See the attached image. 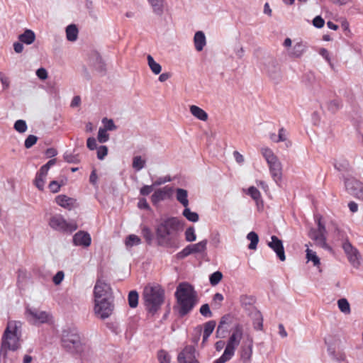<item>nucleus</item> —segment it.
<instances>
[{"label": "nucleus", "instance_id": "1", "mask_svg": "<svg viewBox=\"0 0 363 363\" xmlns=\"http://www.w3.org/2000/svg\"><path fill=\"white\" fill-rule=\"evenodd\" d=\"M182 228L183 225L181 221L175 217L161 220L155 228L158 245L167 247H172L177 235Z\"/></svg>", "mask_w": 363, "mask_h": 363}, {"label": "nucleus", "instance_id": "2", "mask_svg": "<svg viewBox=\"0 0 363 363\" xmlns=\"http://www.w3.org/2000/svg\"><path fill=\"white\" fill-rule=\"evenodd\" d=\"M21 323L11 320L7 323L1 338L0 357L6 358L7 352L16 351L21 346Z\"/></svg>", "mask_w": 363, "mask_h": 363}, {"label": "nucleus", "instance_id": "3", "mask_svg": "<svg viewBox=\"0 0 363 363\" xmlns=\"http://www.w3.org/2000/svg\"><path fill=\"white\" fill-rule=\"evenodd\" d=\"M175 297L180 316L188 314L196 304V294L192 286L187 283L179 284L175 292Z\"/></svg>", "mask_w": 363, "mask_h": 363}, {"label": "nucleus", "instance_id": "4", "mask_svg": "<svg viewBox=\"0 0 363 363\" xmlns=\"http://www.w3.org/2000/svg\"><path fill=\"white\" fill-rule=\"evenodd\" d=\"M144 305L151 314L157 313L164 300V291L158 284H149L144 288L143 293Z\"/></svg>", "mask_w": 363, "mask_h": 363}, {"label": "nucleus", "instance_id": "5", "mask_svg": "<svg viewBox=\"0 0 363 363\" xmlns=\"http://www.w3.org/2000/svg\"><path fill=\"white\" fill-rule=\"evenodd\" d=\"M243 335V328L241 325H236L232 330V333L228 340L226 347L223 354L213 363H225L229 361L235 354L236 348L240 343Z\"/></svg>", "mask_w": 363, "mask_h": 363}, {"label": "nucleus", "instance_id": "6", "mask_svg": "<svg viewBox=\"0 0 363 363\" xmlns=\"http://www.w3.org/2000/svg\"><path fill=\"white\" fill-rule=\"evenodd\" d=\"M261 152L267 161L273 180L276 184H279L282 178L281 163L271 149L263 147L261 150Z\"/></svg>", "mask_w": 363, "mask_h": 363}, {"label": "nucleus", "instance_id": "7", "mask_svg": "<svg viewBox=\"0 0 363 363\" xmlns=\"http://www.w3.org/2000/svg\"><path fill=\"white\" fill-rule=\"evenodd\" d=\"M49 225L54 230L64 233H72L78 228L75 221L68 222L60 214L52 216L50 218Z\"/></svg>", "mask_w": 363, "mask_h": 363}, {"label": "nucleus", "instance_id": "8", "mask_svg": "<svg viewBox=\"0 0 363 363\" xmlns=\"http://www.w3.org/2000/svg\"><path fill=\"white\" fill-rule=\"evenodd\" d=\"M315 220L318 228L317 229H311L308 233V236L315 242L316 245L324 249H328L329 246L326 243V228L321 222V217L316 216Z\"/></svg>", "mask_w": 363, "mask_h": 363}, {"label": "nucleus", "instance_id": "9", "mask_svg": "<svg viewBox=\"0 0 363 363\" xmlns=\"http://www.w3.org/2000/svg\"><path fill=\"white\" fill-rule=\"evenodd\" d=\"M62 346L67 350L79 352L82 350L81 338L79 334L69 329L64 330L62 334Z\"/></svg>", "mask_w": 363, "mask_h": 363}, {"label": "nucleus", "instance_id": "10", "mask_svg": "<svg viewBox=\"0 0 363 363\" xmlns=\"http://www.w3.org/2000/svg\"><path fill=\"white\" fill-rule=\"evenodd\" d=\"M113 298H104V299L94 300L95 313L101 319L108 318L114 308Z\"/></svg>", "mask_w": 363, "mask_h": 363}, {"label": "nucleus", "instance_id": "11", "mask_svg": "<svg viewBox=\"0 0 363 363\" xmlns=\"http://www.w3.org/2000/svg\"><path fill=\"white\" fill-rule=\"evenodd\" d=\"M94 300L113 298L110 285L101 279H98L94 288Z\"/></svg>", "mask_w": 363, "mask_h": 363}, {"label": "nucleus", "instance_id": "12", "mask_svg": "<svg viewBox=\"0 0 363 363\" xmlns=\"http://www.w3.org/2000/svg\"><path fill=\"white\" fill-rule=\"evenodd\" d=\"M173 189L169 186H165L158 189L151 196V201L154 205L157 204L162 201L171 197Z\"/></svg>", "mask_w": 363, "mask_h": 363}, {"label": "nucleus", "instance_id": "13", "mask_svg": "<svg viewBox=\"0 0 363 363\" xmlns=\"http://www.w3.org/2000/svg\"><path fill=\"white\" fill-rule=\"evenodd\" d=\"M343 250L346 253L350 262L354 266L357 267L359 264V255L358 250L354 248L350 242H345L342 245Z\"/></svg>", "mask_w": 363, "mask_h": 363}, {"label": "nucleus", "instance_id": "14", "mask_svg": "<svg viewBox=\"0 0 363 363\" xmlns=\"http://www.w3.org/2000/svg\"><path fill=\"white\" fill-rule=\"evenodd\" d=\"M264 69L272 79L277 81L280 79L281 70L279 64L275 60L269 59L264 65Z\"/></svg>", "mask_w": 363, "mask_h": 363}, {"label": "nucleus", "instance_id": "15", "mask_svg": "<svg viewBox=\"0 0 363 363\" xmlns=\"http://www.w3.org/2000/svg\"><path fill=\"white\" fill-rule=\"evenodd\" d=\"M271 240H272L268 242V246L274 251L281 261H285L286 256L282 241L275 235H272Z\"/></svg>", "mask_w": 363, "mask_h": 363}, {"label": "nucleus", "instance_id": "16", "mask_svg": "<svg viewBox=\"0 0 363 363\" xmlns=\"http://www.w3.org/2000/svg\"><path fill=\"white\" fill-rule=\"evenodd\" d=\"M26 313L37 323H45L49 322L51 316L46 311H40L38 308H29L26 309Z\"/></svg>", "mask_w": 363, "mask_h": 363}, {"label": "nucleus", "instance_id": "17", "mask_svg": "<svg viewBox=\"0 0 363 363\" xmlns=\"http://www.w3.org/2000/svg\"><path fill=\"white\" fill-rule=\"evenodd\" d=\"M73 243L76 246L87 247L91 243V238L87 232L80 230L73 236Z\"/></svg>", "mask_w": 363, "mask_h": 363}, {"label": "nucleus", "instance_id": "18", "mask_svg": "<svg viewBox=\"0 0 363 363\" xmlns=\"http://www.w3.org/2000/svg\"><path fill=\"white\" fill-rule=\"evenodd\" d=\"M306 43L303 41H297L288 50V55L291 58H301L307 50Z\"/></svg>", "mask_w": 363, "mask_h": 363}, {"label": "nucleus", "instance_id": "19", "mask_svg": "<svg viewBox=\"0 0 363 363\" xmlns=\"http://www.w3.org/2000/svg\"><path fill=\"white\" fill-rule=\"evenodd\" d=\"M55 201L59 206L67 210L72 209L76 205V199L65 194L58 195L55 198Z\"/></svg>", "mask_w": 363, "mask_h": 363}, {"label": "nucleus", "instance_id": "20", "mask_svg": "<svg viewBox=\"0 0 363 363\" xmlns=\"http://www.w3.org/2000/svg\"><path fill=\"white\" fill-rule=\"evenodd\" d=\"M253 339L250 336L247 337L242 347L241 357L244 361H248L251 359L252 354Z\"/></svg>", "mask_w": 363, "mask_h": 363}, {"label": "nucleus", "instance_id": "21", "mask_svg": "<svg viewBox=\"0 0 363 363\" xmlns=\"http://www.w3.org/2000/svg\"><path fill=\"white\" fill-rule=\"evenodd\" d=\"M195 350L192 346H186L179 354L177 359L179 363H189L194 359Z\"/></svg>", "mask_w": 363, "mask_h": 363}, {"label": "nucleus", "instance_id": "22", "mask_svg": "<svg viewBox=\"0 0 363 363\" xmlns=\"http://www.w3.org/2000/svg\"><path fill=\"white\" fill-rule=\"evenodd\" d=\"M194 43L195 48L197 51L200 52L203 50V48L206 44V36L203 31L196 32L194 37Z\"/></svg>", "mask_w": 363, "mask_h": 363}, {"label": "nucleus", "instance_id": "23", "mask_svg": "<svg viewBox=\"0 0 363 363\" xmlns=\"http://www.w3.org/2000/svg\"><path fill=\"white\" fill-rule=\"evenodd\" d=\"M153 13L159 16L164 13V0H147Z\"/></svg>", "mask_w": 363, "mask_h": 363}, {"label": "nucleus", "instance_id": "24", "mask_svg": "<svg viewBox=\"0 0 363 363\" xmlns=\"http://www.w3.org/2000/svg\"><path fill=\"white\" fill-rule=\"evenodd\" d=\"M91 65L98 71L105 70V64L101 57L98 53H94L90 58Z\"/></svg>", "mask_w": 363, "mask_h": 363}, {"label": "nucleus", "instance_id": "25", "mask_svg": "<svg viewBox=\"0 0 363 363\" xmlns=\"http://www.w3.org/2000/svg\"><path fill=\"white\" fill-rule=\"evenodd\" d=\"M18 40L23 43L30 45L35 40V34L33 30L26 29L23 33L19 35Z\"/></svg>", "mask_w": 363, "mask_h": 363}, {"label": "nucleus", "instance_id": "26", "mask_svg": "<svg viewBox=\"0 0 363 363\" xmlns=\"http://www.w3.org/2000/svg\"><path fill=\"white\" fill-rule=\"evenodd\" d=\"M176 199L184 208L189 206L188 192L186 190L180 188L177 189Z\"/></svg>", "mask_w": 363, "mask_h": 363}, {"label": "nucleus", "instance_id": "27", "mask_svg": "<svg viewBox=\"0 0 363 363\" xmlns=\"http://www.w3.org/2000/svg\"><path fill=\"white\" fill-rule=\"evenodd\" d=\"M190 112L194 117L201 121H206L208 119L207 113L197 106L191 105L190 106Z\"/></svg>", "mask_w": 363, "mask_h": 363}, {"label": "nucleus", "instance_id": "28", "mask_svg": "<svg viewBox=\"0 0 363 363\" xmlns=\"http://www.w3.org/2000/svg\"><path fill=\"white\" fill-rule=\"evenodd\" d=\"M361 183V182L353 177L347 178L345 181V188L352 195L353 194V191H355L359 188Z\"/></svg>", "mask_w": 363, "mask_h": 363}, {"label": "nucleus", "instance_id": "29", "mask_svg": "<svg viewBox=\"0 0 363 363\" xmlns=\"http://www.w3.org/2000/svg\"><path fill=\"white\" fill-rule=\"evenodd\" d=\"M78 35V29L74 24L69 25L66 28V36L69 41H75Z\"/></svg>", "mask_w": 363, "mask_h": 363}, {"label": "nucleus", "instance_id": "30", "mask_svg": "<svg viewBox=\"0 0 363 363\" xmlns=\"http://www.w3.org/2000/svg\"><path fill=\"white\" fill-rule=\"evenodd\" d=\"M342 106V102L339 99H333L328 101L326 104V108L328 111L332 113H336Z\"/></svg>", "mask_w": 363, "mask_h": 363}, {"label": "nucleus", "instance_id": "31", "mask_svg": "<svg viewBox=\"0 0 363 363\" xmlns=\"http://www.w3.org/2000/svg\"><path fill=\"white\" fill-rule=\"evenodd\" d=\"M147 60L148 66L150 67L151 71L155 74H160L162 71L161 65L159 63H157V62H155L154 58L150 55H147Z\"/></svg>", "mask_w": 363, "mask_h": 363}, {"label": "nucleus", "instance_id": "32", "mask_svg": "<svg viewBox=\"0 0 363 363\" xmlns=\"http://www.w3.org/2000/svg\"><path fill=\"white\" fill-rule=\"evenodd\" d=\"M247 238L250 241L248 248L250 250H256L259 242V237L257 234L254 231H251L247 234Z\"/></svg>", "mask_w": 363, "mask_h": 363}, {"label": "nucleus", "instance_id": "33", "mask_svg": "<svg viewBox=\"0 0 363 363\" xmlns=\"http://www.w3.org/2000/svg\"><path fill=\"white\" fill-rule=\"evenodd\" d=\"M337 306L341 312L345 314H350L351 312L350 305L346 298H340L337 301Z\"/></svg>", "mask_w": 363, "mask_h": 363}, {"label": "nucleus", "instance_id": "34", "mask_svg": "<svg viewBox=\"0 0 363 363\" xmlns=\"http://www.w3.org/2000/svg\"><path fill=\"white\" fill-rule=\"evenodd\" d=\"M182 215L191 222H197L199 219V214L196 212H192L190 208H184Z\"/></svg>", "mask_w": 363, "mask_h": 363}, {"label": "nucleus", "instance_id": "35", "mask_svg": "<svg viewBox=\"0 0 363 363\" xmlns=\"http://www.w3.org/2000/svg\"><path fill=\"white\" fill-rule=\"evenodd\" d=\"M208 241L207 240H203L201 242L191 245L192 252L194 253H201L206 251Z\"/></svg>", "mask_w": 363, "mask_h": 363}, {"label": "nucleus", "instance_id": "36", "mask_svg": "<svg viewBox=\"0 0 363 363\" xmlns=\"http://www.w3.org/2000/svg\"><path fill=\"white\" fill-rule=\"evenodd\" d=\"M145 160H143L141 156H135L133 159V168L136 171H140L145 167Z\"/></svg>", "mask_w": 363, "mask_h": 363}, {"label": "nucleus", "instance_id": "37", "mask_svg": "<svg viewBox=\"0 0 363 363\" xmlns=\"http://www.w3.org/2000/svg\"><path fill=\"white\" fill-rule=\"evenodd\" d=\"M140 242V238L138 235L133 234L128 235L125 240L126 246L130 247L138 245Z\"/></svg>", "mask_w": 363, "mask_h": 363}, {"label": "nucleus", "instance_id": "38", "mask_svg": "<svg viewBox=\"0 0 363 363\" xmlns=\"http://www.w3.org/2000/svg\"><path fill=\"white\" fill-rule=\"evenodd\" d=\"M157 359L159 363H170L171 361L170 355L167 351L164 350H160L158 351Z\"/></svg>", "mask_w": 363, "mask_h": 363}, {"label": "nucleus", "instance_id": "39", "mask_svg": "<svg viewBox=\"0 0 363 363\" xmlns=\"http://www.w3.org/2000/svg\"><path fill=\"white\" fill-rule=\"evenodd\" d=\"M128 304L131 308H135L138 304V294L136 291H131L128 294Z\"/></svg>", "mask_w": 363, "mask_h": 363}, {"label": "nucleus", "instance_id": "40", "mask_svg": "<svg viewBox=\"0 0 363 363\" xmlns=\"http://www.w3.org/2000/svg\"><path fill=\"white\" fill-rule=\"evenodd\" d=\"M306 258L308 261H312L315 266L320 264V259L316 255V253L308 248L306 250Z\"/></svg>", "mask_w": 363, "mask_h": 363}, {"label": "nucleus", "instance_id": "41", "mask_svg": "<svg viewBox=\"0 0 363 363\" xmlns=\"http://www.w3.org/2000/svg\"><path fill=\"white\" fill-rule=\"evenodd\" d=\"M222 278L223 274L220 272H215L209 277L210 283L212 286H216L221 281Z\"/></svg>", "mask_w": 363, "mask_h": 363}, {"label": "nucleus", "instance_id": "42", "mask_svg": "<svg viewBox=\"0 0 363 363\" xmlns=\"http://www.w3.org/2000/svg\"><path fill=\"white\" fill-rule=\"evenodd\" d=\"M185 239L187 242H193L196 239L195 230L194 227H189L185 231Z\"/></svg>", "mask_w": 363, "mask_h": 363}, {"label": "nucleus", "instance_id": "43", "mask_svg": "<svg viewBox=\"0 0 363 363\" xmlns=\"http://www.w3.org/2000/svg\"><path fill=\"white\" fill-rule=\"evenodd\" d=\"M142 235L145 239L147 243L150 245L153 239V235L151 230L148 227H143L142 228Z\"/></svg>", "mask_w": 363, "mask_h": 363}, {"label": "nucleus", "instance_id": "44", "mask_svg": "<svg viewBox=\"0 0 363 363\" xmlns=\"http://www.w3.org/2000/svg\"><path fill=\"white\" fill-rule=\"evenodd\" d=\"M216 323L215 320H210L204 324L203 334L211 335L215 329Z\"/></svg>", "mask_w": 363, "mask_h": 363}, {"label": "nucleus", "instance_id": "45", "mask_svg": "<svg viewBox=\"0 0 363 363\" xmlns=\"http://www.w3.org/2000/svg\"><path fill=\"white\" fill-rule=\"evenodd\" d=\"M102 123L104 125L103 128L106 129L108 131H112L117 129V127L112 119H108L107 118H104L102 120Z\"/></svg>", "mask_w": 363, "mask_h": 363}, {"label": "nucleus", "instance_id": "46", "mask_svg": "<svg viewBox=\"0 0 363 363\" xmlns=\"http://www.w3.org/2000/svg\"><path fill=\"white\" fill-rule=\"evenodd\" d=\"M14 128L18 133H25L27 130V124L23 120H18L14 123Z\"/></svg>", "mask_w": 363, "mask_h": 363}, {"label": "nucleus", "instance_id": "47", "mask_svg": "<svg viewBox=\"0 0 363 363\" xmlns=\"http://www.w3.org/2000/svg\"><path fill=\"white\" fill-rule=\"evenodd\" d=\"M107 131L106 129L103 128H99V132H98V140L101 143H106L109 139V135L107 133Z\"/></svg>", "mask_w": 363, "mask_h": 363}, {"label": "nucleus", "instance_id": "48", "mask_svg": "<svg viewBox=\"0 0 363 363\" xmlns=\"http://www.w3.org/2000/svg\"><path fill=\"white\" fill-rule=\"evenodd\" d=\"M38 141V137L34 135H29L25 140L24 145L26 148L29 149L33 147Z\"/></svg>", "mask_w": 363, "mask_h": 363}, {"label": "nucleus", "instance_id": "49", "mask_svg": "<svg viewBox=\"0 0 363 363\" xmlns=\"http://www.w3.org/2000/svg\"><path fill=\"white\" fill-rule=\"evenodd\" d=\"M45 179H46V177H44L43 176L36 174V177H35V181H34V184H35V186L39 190H40V191L43 190L44 185H45Z\"/></svg>", "mask_w": 363, "mask_h": 363}, {"label": "nucleus", "instance_id": "50", "mask_svg": "<svg viewBox=\"0 0 363 363\" xmlns=\"http://www.w3.org/2000/svg\"><path fill=\"white\" fill-rule=\"evenodd\" d=\"M240 301L242 306L247 307V306L252 305L255 300L252 296L242 295L240 298Z\"/></svg>", "mask_w": 363, "mask_h": 363}, {"label": "nucleus", "instance_id": "51", "mask_svg": "<svg viewBox=\"0 0 363 363\" xmlns=\"http://www.w3.org/2000/svg\"><path fill=\"white\" fill-rule=\"evenodd\" d=\"M328 352L330 355L336 361L341 362H344L346 359V356L343 352H338L337 354L335 353L334 351H332L330 348L328 349Z\"/></svg>", "mask_w": 363, "mask_h": 363}, {"label": "nucleus", "instance_id": "52", "mask_svg": "<svg viewBox=\"0 0 363 363\" xmlns=\"http://www.w3.org/2000/svg\"><path fill=\"white\" fill-rule=\"evenodd\" d=\"M191 254H193L192 248L191 245H189L177 254V257L179 259H184Z\"/></svg>", "mask_w": 363, "mask_h": 363}, {"label": "nucleus", "instance_id": "53", "mask_svg": "<svg viewBox=\"0 0 363 363\" xmlns=\"http://www.w3.org/2000/svg\"><path fill=\"white\" fill-rule=\"evenodd\" d=\"M247 194L255 201H257L260 198V192L255 186H250L248 189Z\"/></svg>", "mask_w": 363, "mask_h": 363}, {"label": "nucleus", "instance_id": "54", "mask_svg": "<svg viewBox=\"0 0 363 363\" xmlns=\"http://www.w3.org/2000/svg\"><path fill=\"white\" fill-rule=\"evenodd\" d=\"M200 313L201 314L206 317V318H210L212 316V312L210 310L209 305L208 303H205L201 306L200 308Z\"/></svg>", "mask_w": 363, "mask_h": 363}, {"label": "nucleus", "instance_id": "55", "mask_svg": "<svg viewBox=\"0 0 363 363\" xmlns=\"http://www.w3.org/2000/svg\"><path fill=\"white\" fill-rule=\"evenodd\" d=\"M108 154V148L105 145L100 146L97 150V157L99 160H104Z\"/></svg>", "mask_w": 363, "mask_h": 363}, {"label": "nucleus", "instance_id": "56", "mask_svg": "<svg viewBox=\"0 0 363 363\" xmlns=\"http://www.w3.org/2000/svg\"><path fill=\"white\" fill-rule=\"evenodd\" d=\"M226 324L225 317H223L219 323V325L218 326L217 330H216V335L218 337H221L222 333L225 332V325Z\"/></svg>", "mask_w": 363, "mask_h": 363}, {"label": "nucleus", "instance_id": "57", "mask_svg": "<svg viewBox=\"0 0 363 363\" xmlns=\"http://www.w3.org/2000/svg\"><path fill=\"white\" fill-rule=\"evenodd\" d=\"M171 181H172V178L169 176H166L164 177H159L158 179H157V180H155L153 182L152 186H160L163 184L169 182Z\"/></svg>", "mask_w": 363, "mask_h": 363}, {"label": "nucleus", "instance_id": "58", "mask_svg": "<svg viewBox=\"0 0 363 363\" xmlns=\"http://www.w3.org/2000/svg\"><path fill=\"white\" fill-rule=\"evenodd\" d=\"M349 166V163L346 160H343L342 162H336L334 164L335 168L338 171H344L347 169Z\"/></svg>", "mask_w": 363, "mask_h": 363}, {"label": "nucleus", "instance_id": "59", "mask_svg": "<svg viewBox=\"0 0 363 363\" xmlns=\"http://www.w3.org/2000/svg\"><path fill=\"white\" fill-rule=\"evenodd\" d=\"M65 274L62 271H59L57 274L53 277L52 281L55 285H59L61 284L62 280L64 279Z\"/></svg>", "mask_w": 363, "mask_h": 363}, {"label": "nucleus", "instance_id": "60", "mask_svg": "<svg viewBox=\"0 0 363 363\" xmlns=\"http://www.w3.org/2000/svg\"><path fill=\"white\" fill-rule=\"evenodd\" d=\"M325 24V21L324 19L320 16H315L313 20V25L318 28H321L323 27Z\"/></svg>", "mask_w": 363, "mask_h": 363}, {"label": "nucleus", "instance_id": "61", "mask_svg": "<svg viewBox=\"0 0 363 363\" xmlns=\"http://www.w3.org/2000/svg\"><path fill=\"white\" fill-rule=\"evenodd\" d=\"M154 186L150 185H145L140 189V193L143 196H147L149 195L153 190Z\"/></svg>", "mask_w": 363, "mask_h": 363}, {"label": "nucleus", "instance_id": "62", "mask_svg": "<svg viewBox=\"0 0 363 363\" xmlns=\"http://www.w3.org/2000/svg\"><path fill=\"white\" fill-rule=\"evenodd\" d=\"M36 75L42 80H45L48 78V72L45 68H39L36 71Z\"/></svg>", "mask_w": 363, "mask_h": 363}, {"label": "nucleus", "instance_id": "63", "mask_svg": "<svg viewBox=\"0 0 363 363\" xmlns=\"http://www.w3.org/2000/svg\"><path fill=\"white\" fill-rule=\"evenodd\" d=\"M86 146L91 150L96 149L97 144L96 139L92 137L89 138L86 141Z\"/></svg>", "mask_w": 363, "mask_h": 363}, {"label": "nucleus", "instance_id": "64", "mask_svg": "<svg viewBox=\"0 0 363 363\" xmlns=\"http://www.w3.org/2000/svg\"><path fill=\"white\" fill-rule=\"evenodd\" d=\"M352 196L359 199L363 200V183H361L359 188L355 191H353Z\"/></svg>", "mask_w": 363, "mask_h": 363}]
</instances>
